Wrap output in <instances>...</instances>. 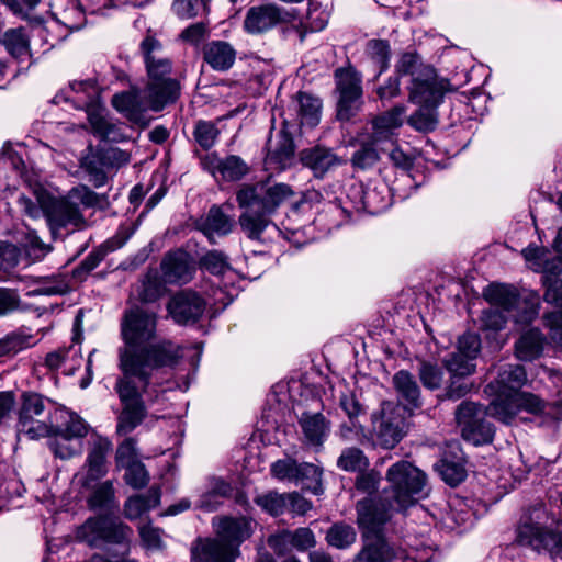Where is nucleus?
I'll return each instance as SVG.
<instances>
[{
  "mask_svg": "<svg viewBox=\"0 0 562 562\" xmlns=\"http://www.w3.org/2000/svg\"><path fill=\"white\" fill-rule=\"evenodd\" d=\"M139 50L147 74L145 89L150 110L159 112L178 101L181 94V83L171 76L172 60L155 35L147 34L139 44Z\"/></svg>",
  "mask_w": 562,
  "mask_h": 562,
  "instance_id": "nucleus-3",
  "label": "nucleus"
},
{
  "mask_svg": "<svg viewBox=\"0 0 562 562\" xmlns=\"http://www.w3.org/2000/svg\"><path fill=\"white\" fill-rule=\"evenodd\" d=\"M546 344L547 338L539 328H528L515 341L514 355L520 361H533L542 356Z\"/></svg>",
  "mask_w": 562,
  "mask_h": 562,
  "instance_id": "nucleus-26",
  "label": "nucleus"
},
{
  "mask_svg": "<svg viewBox=\"0 0 562 562\" xmlns=\"http://www.w3.org/2000/svg\"><path fill=\"white\" fill-rule=\"evenodd\" d=\"M113 106L123 113L131 122L146 124L145 113L150 110L147 91L133 89L113 95Z\"/></svg>",
  "mask_w": 562,
  "mask_h": 562,
  "instance_id": "nucleus-21",
  "label": "nucleus"
},
{
  "mask_svg": "<svg viewBox=\"0 0 562 562\" xmlns=\"http://www.w3.org/2000/svg\"><path fill=\"white\" fill-rule=\"evenodd\" d=\"M125 475L124 480L127 485L135 490H140L145 487L149 482V474L145 468V465L138 461L136 463H132L124 468Z\"/></svg>",
  "mask_w": 562,
  "mask_h": 562,
  "instance_id": "nucleus-58",
  "label": "nucleus"
},
{
  "mask_svg": "<svg viewBox=\"0 0 562 562\" xmlns=\"http://www.w3.org/2000/svg\"><path fill=\"white\" fill-rule=\"evenodd\" d=\"M337 101V119L349 121L356 115L361 105V79L352 69H337L335 72Z\"/></svg>",
  "mask_w": 562,
  "mask_h": 562,
  "instance_id": "nucleus-13",
  "label": "nucleus"
},
{
  "mask_svg": "<svg viewBox=\"0 0 562 562\" xmlns=\"http://www.w3.org/2000/svg\"><path fill=\"white\" fill-rule=\"evenodd\" d=\"M157 314L135 306L126 310L121 319L119 368L114 390L122 403L116 431L126 435L133 431L146 417L142 397L150 383L154 370L172 367L181 358V348L171 340L157 337Z\"/></svg>",
  "mask_w": 562,
  "mask_h": 562,
  "instance_id": "nucleus-1",
  "label": "nucleus"
},
{
  "mask_svg": "<svg viewBox=\"0 0 562 562\" xmlns=\"http://www.w3.org/2000/svg\"><path fill=\"white\" fill-rule=\"evenodd\" d=\"M543 286V301L557 307L562 306V279L555 277H541Z\"/></svg>",
  "mask_w": 562,
  "mask_h": 562,
  "instance_id": "nucleus-56",
  "label": "nucleus"
},
{
  "mask_svg": "<svg viewBox=\"0 0 562 562\" xmlns=\"http://www.w3.org/2000/svg\"><path fill=\"white\" fill-rule=\"evenodd\" d=\"M299 424L306 442L312 446H322L329 434V423L321 413H305Z\"/></svg>",
  "mask_w": 562,
  "mask_h": 562,
  "instance_id": "nucleus-33",
  "label": "nucleus"
},
{
  "mask_svg": "<svg viewBox=\"0 0 562 562\" xmlns=\"http://www.w3.org/2000/svg\"><path fill=\"white\" fill-rule=\"evenodd\" d=\"M408 123L419 132H431L438 124V114L436 108L420 106L413 115L409 116Z\"/></svg>",
  "mask_w": 562,
  "mask_h": 562,
  "instance_id": "nucleus-48",
  "label": "nucleus"
},
{
  "mask_svg": "<svg viewBox=\"0 0 562 562\" xmlns=\"http://www.w3.org/2000/svg\"><path fill=\"white\" fill-rule=\"evenodd\" d=\"M527 382L522 366L505 363L497 367V376L486 386V392L494 395L490 403L491 417L503 424H510L519 412L538 414L543 409V402L535 394L520 389Z\"/></svg>",
  "mask_w": 562,
  "mask_h": 562,
  "instance_id": "nucleus-2",
  "label": "nucleus"
},
{
  "mask_svg": "<svg viewBox=\"0 0 562 562\" xmlns=\"http://www.w3.org/2000/svg\"><path fill=\"white\" fill-rule=\"evenodd\" d=\"M233 221L227 216L220 206L213 205L206 216L201 218L199 223V229L209 238L211 243H214L215 236H224L232 232Z\"/></svg>",
  "mask_w": 562,
  "mask_h": 562,
  "instance_id": "nucleus-32",
  "label": "nucleus"
},
{
  "mask_svg": "<svg viewBox=\"0 0 562 562\" xmlns=\"http://www.w3.org/2000/svg\"><path fill=\"white\" fill-rule=\"evenodd\" d=\"M292 194L290 186L266 181L241 187L236 199L239 206L258 205L266 214L272 215Z\"/></svg>",
  "mask_w": 562,
  "mask_h": 562,
  "instance_id": "nucleus-11",
  "label": "nucleus"
},
{
  "mask_svg": "<svg viewBox=\"0 0 562 562\" xmlns=\"http://www.w3.org/2000/svg\"><path fill=\"white\" fill-rule=\"evenodd\" d=\"M480 350L481 339L476 334L467 333L459 338L457 352L476 359L477 355L480 353Z\"/></svg>",
  "mask_w": 562,
  "mask_h": 562,
  "instance_id": "nucleus-63",
  "label": "nucleus"
},
{
  "mask_svg": "<svg viewBox=\"0 0 562 562\" xmlns=\"http://www.w3.org/2000/svg\"><path fill=\"white\" fill-rule=\"evenodd\" d=\"M473 358L467 357L456 351L445 360V366L450 375L469 376L475 371V364L473 363Z\"/></svg>",
  "mask_w": 562,
  "mask_h": 562,
  "instance_id": "nucleus-51",
  "label": "nucleus"
},
{
  "mask_svg": "<svg viewBox=\"0 0 562 562\" xmlns=\"http://www.w3.org/2000/svg\"><path fill=\"white\" fill-rule=\"evenodd\" d=\"M220 131L217 126L211 121L200 120L195 123L193 136L195 142L203 148L209 149L213 147L218 137Z\"/></svg>",
  "mask_w": 562,
  "mask_h": 562,
  "instance_id": "nucleus-49",
  "label": "nucleus"
},
{
  "mask_svg": "<svg viewBox=\"0 0 562 562\" xmlns=\"http://www.w3.org/2000/svg\"><path fill=\"white\" fill-rule=\"evenodd\" d=\"M428 477L408 461L389 469V512H404L429 494Z\"/></svg>",
  "mask_w": 562,
  "mask_h": 562,
  "instance_id": "nucleus-6",
  "label": "nucleus"
},
{
  "mask_svg": "<svg viewBox=\"0 0 562 562\" xmlns=\"http://www.w3.org/2000/svg\"><path fill=\"white\" fill-rule=\"evenodd\" d=\"M88 505L93 510H112L117 507L113 483L105 481L95 486L88 498Z\"/></svg>",
  "mask_w": 562,
  "mask_h": 562,
  "instance_id": "nucleus-42",
  "label": "nucleus"
},
{
  "mask_svg": "<svg viewBox=\"0 0 562 562\" xmlns=\"http://www.w3.org/2000/svg\"><path fill=\"white\" fill-rule=\"evenodd\" d=\"M295 16V10L286 11L274 4L255 5L245 15L244 30L252 35L262 34L280 23L293 21Z\"/></svg>",
  "mask_w": 562,
  "mask_h": 562,
  "instance_id": "nucleus-15",
  "label": "nucleus"
},
{
  "mask_svg": "<svg viewBox=\"0 0 562 562\" xmlns=\"http://www.w3.org/2000/svg\"><path fill=\"white\" fill-rule=\"evenodd\" d=\"M57 432L75 440H79L87 435L88 426L81 417L75 414H70L69 419L65 424V427L59 429Z\"/></svg>",
  "mask_w": 562,
  "mask_h": 562,
  "instance_id": "nucleus-64",
  "label": "nucleus"
},
{
  "mask_svg": "<svg viewBox=\"0 0 562 562\" xmlns=\"http://www.w3.org/2000/svg\"><path fill=\"white\" fill-rule=\"evenodd\" d=\"M381 480V474L374 470L362 472L357 476L356 488L371 496L378 491Z\"/></svg>",
  "mask_w": 562,
  "mask_h": 562,
  "instance_id": "nucleus-60",
  "label": "nucleus"
},
{
  "mask_svg": "<svg viewBox=\"0 0 562 562\" xmlns=\"http://www.w3.org/2000/svg\"><path fill=\"white\" fill-rule=\"evenodd\" d=\"M115 460L117 467L121 468H125L139 461L137 459L134 439L127 438L117 447Z\"/></svg>",
  "mask_w": 562,
  "mask_h": 562,
  "instance_id": "nucleus-62",
  "label": "nucleus"
},
{
  "mask_svg": "<svg viewBox=\"0 0 562 562\" xmlns=\"http://www.w3.org/2000/svg\"><path fill=\"white\" fill-rule=\"evenodd\" d=\"M49 403L37 393H23L19 409L18 430L30 439L48 436L53 429Z\"/></svg>",
  "mask_w": 562,
  "mask_h": 562,
  "instance_id": "nucleus-9",
  "label": "nucleus"
},
{
  "mask_svg": "<svg viewBox=\"0 0 562 562\" xmlns=\"http://www.w3.org/2000/svg\"><path fill=\"white\" fill-rule=\"evenodd\" d=\"M525 260L529 263V267L540 272L541 277H555L560 278L562 272V257H551L550 252L544 248L537 246H529L522 250Z\"/></svg>",
  "mask_w": 562,
  "mask_h": 562,
  "instance_id": "nucleus-27",
  "label": "nucleus"
},
{
  "mask_svg": "<svg viewBox=\"0 0 562 562\" xmlns=\"http://www.w3.org/2000/svg\"><path fill=\"white\" fill-rule=\"evenodd\" d=\"M529 520L519 528V543L536 551L546 550L552 557L562 559V533L552 529L555 519L539 506L532 509Z\"/></svg>",
  "mask_w": 562,
  "mask_h": 562,
  "instance_id": "nucleus-7",
  "label": "nucleus"
},
{
  "mask_svg": "<svg viewBox=\"0 0 562 562\" xmlns=\"http://www.w3.org/2000/svg\"><path fill=\"white\" fill-rule=\"evenodd\" d=\"M435 469L450 486L459 485L467 476L464 464L460 458L449 459L445 457L435 464Z\"/></svg>",
  "mask_w": 562,
  "mask_h": 562,
  "instance_id": "nucleus-41",
  "label": "nucleus"
},
{
  "mask_svg": "<svg viewBox=\"0 0 562 562\" xmlns=\"http://www.w3.org/2000/svg\"><path fill=\"white\" fill-rule=\"evenodd\" d=\"M411 552L401 547L389 548V562H430L432 560L431 547L422 542L409 543Z\"/></svg>",
  "mask_w": 562,
  "mask_h": 562,
  "instance_id": "nucleus-39",
  "label": "nucleus"
},
{
  "mask_svg": "<svg viewBox=\"0 0 562 562\" xmlns=\"http://www.w3.org/2000/svg\"><path fill=\"white\" fill-rule=\"evenodd\" d=\"M270 472L277 480L302 484L304 488L315 495H321L324 492L322 484L323 470L313 463H300L291 457H285L274 461L270 467Z\"/></svg>",
  "mask_w": 562,
  "mask_h": 562,
  "instance_id": "nucleus-12",
  "label": "nucleus"
},
{
  "mask_svg": "<svg viewBox=\"0 0 562 562\" xmlns=\"http://www.w3.org/2000/svg\"><path fill=\"white\" fill-rule=\"evenodd\" d=\"M256 503L272 516H279L286 510V493L269 492L258 496Z\"/></svg>",
  "mask_w": 562,
  "mask_h": 562,
  "instance_id": "nucleus-53",
  "label": "nucleus"
},
{
  "mask_svg": "<svg viewBox=\"0 0 562 562\" xmlns=\"http://www.w3.org/2000/svg\"><path fill=\"white\" fill-rule=\"evenodd\" d=\"M161 278L168 284H186L195 272L191 256L181 249L167 252L160 262Z\"/></svg>",
  "mask_w": 562,
  "mask_h": 562,
  "instance_id": "nucleus-18",
  "label": "nucleus"
},
{
  "mask_svg": "<svg viewBox=\"0 0 562 562\" xmlns=\"http://www.w3.org/2000/svg\"><path fill=\"white\" fill-rule=\"evenodd\" d=\"M419 378L425 387L435 390L441 386L443 372L435 363L422 362L419 367Z\"/></svg>",
  "mask_w": 562,
  "mask_h": 562,
  "instance_id": "nucleus-57",
  "label": "nucleus"
},
{
  "mask_svg": "<svg viewBox=\"0 0 562 562\" xmlns=\"http://www.w3.org/2000/svg\"><path fill=\"white\" fill-rule=\"evenodd\" d=\"M369 462L363 452L358 448L345 449L337 460V467L347 472L363 471Z\"/></svg>",
  "mask_w": 562,
  "mask_h": 562,
  "instance_id": "nucleus-47",
  "label": "nucleus"
},
{
  "mask_svg": "<svg viewBox=\"0 0 562 562\" xmlns=\"http://www.w3.org/2000/svg\"><path fill=\"white\" fill-rule=\"evenodd\" d=\"M449 82L439 78L432 67H422L412 80L411 99L425 108H437L442 101Z\"/></svg>",
  "mask_w": 562,
  "mask_h": 562,
  "instance_id": "nucleus-14",
  "label": "nucleus"
},
{
  "mask_svg": "<svg viewBox=\"0 0 562 562\" xmlns=\"http://www.w3.org/2000/svg\"><path fill=\"white\" fill-rule=\"evenodd\" d=\"M50 448L56 457L60 459H69L81 452V445L78 440L66 437L63 434L56 432L50 442Z\"/></svg>",
  "mask_w": 562,
  "mask_h": 562,
  "instance_id": "nucleus-50",
  "label": "nucleus"
},
{
  "mask_svg": "<svg viewBox=\"0 0 562 562\" xmlns=\"http://www.w3.org/2000/svg\"><path fill=\"white\" fill-rule=\"evenodd\" d=\"M200 268L214 276H224L232 270L228 257L220 250H210L199 260Z\"/></svg>",
  "mask_w": 562,
  "mask_h": 562,
  "instance_id": "nucleus-46",
  "label": "nucleus"
},
{
  "mask_svg": "<svg viewBox=\"0 0 562 562\" xmlns=\"http://www.w3.org/2000/svg\"><path fill=\"white\" fill-rule=\"evenodd\" d=\"M160 490L151 487L146 494L134 495L124 504V515L130 520L139 518L144 513L159 505Z\"/></svg>",
  "mask_w": 562,
  "mask_h": 562,
  "instance_id": "nucleus-36",
  "label": "nucleus"
},
{
  "mask_svg": "<svg viewBox=\"0 0 562 562\" xmlns=\"http://www.w3.org/2000/svg\"><path fill=\"white\" fill-rule=\"evenodd\" d=\"M483 295L493 306L506 313H510L520 302L516 290L505 284H490Z\"/></svg>",
  "mask_w": 562,
  "mask_h": 562,
  "instance_id": "nucleus-34",
  "label": "nucleus"
},
{
  "mask_svg": "<svg viewBox=\"0 0 562 562\" xmlns=\"http://www.w3.org/2000/svg\"><path fill=\"white\" fill-rule=\"evenodd\" d=\"M21 300L18 292L9 288H0V317H5L20 310Z\"/></svg>",
  "mask_w": 562,
  "mask_h": 562,
  "instance_id": "nucleus-61",
  "label": "nucleus"
},
{
  "mask_svg": "<svg viewBox=\"0 0 562 562\" xmlns=\"http://www.w3.org/2000/svg\"><path fill=\"white\" fill-rule=\"evenodd\" d=\"M0 42L13 58L22 59L30 53V38L23 27L9 29Z\"/></svg>",
  "mask_w": 562,
  "mask_h": 562,
  "instance_id": "nucleus-38",
  "label": "nucleus"
},
{
  "mask_svg": "<svg viewBox=\"0 0 562 562\" xmlns=\"http://www.w3.org/2000/svg\"><path fill=\"white\" fill-rule=\"evenodd\" d=\"M293 104L302 125L315 126L319 122L322 102L318 98L299 92Z\"/></svg>",
  "mask_w": 562,
  "mask_h": 562,
  "instance_id": "nucleus-37",
  "label": "nucleus"
},
{
  "mask_svg": "<svg viewBox=\"0 0 562 562\" xmlns=\"http://www.w3.org/2000/svg\"><path fill=\"white\" fill-rule=\"evenodd\" d=\"M167 310L176 323L187 325L195 323L202 316L205 302L194 292L182 291L172 296Z\"/></svg>",
  "mask_w": 562,
  "mask_h": 562,
  "instance_id": "nucleus-19",
  "label": "nucleus"
},
{
  "mask_svg": "<svg viewBox=\"0 0 562 562\" xmlns=\"http://www.w3.org/2000/svg\"><path fill=\"white\" fill-rule=\"evenodd\" d=\"M372 429L370 438L374 446L386 448V419L385 409L383 406L371 415Z\"/></svg>",
  "mask_w": 562,
  "mask_h": 562,
  "instance_id": "nucleus-55",
  "label": "nucleus"
},
{
  "mask_svg": "<svg viewBox=\"0 0 562 562\" xmlns=\"http://www.w3.org/2000/svg\"><path fill=\"white\" fill-rule=\"evenodd\" d=\"M357 524L361 530L363 548L356 562H385L386 506L381 498L367 497L357 502Z\"/></svg>",
  "mask_w": 562,
  "mask_h": 562,
  "instance_id": "nucleus-5",
  "label": "nucleus"
},
{
  "mask_svg": "<svg viewBox=\"0 0 562 562\" xmlns=\"http://www.w3.org/2000/svg\"><path fill=\"white\" fill-rule=\"evenodd\" d=\"M213 526L215 527L216 536L226 543L236 546L238 549L241 542L248 539L252 533L251 522L245 517L214 518Z\"/></svg>",
  "mask_w": 562,
  "mask_h": 562,
  "instance_id": "nucleus-24",
  "label": "nucleus"
},
{
  "mask_svg": "<svg viewBox=\"0 0 562 562\" xmlns=\"http://www.w3.org/2000/svg\"><path fill=\"white\" fill-rule=\"evenodd\" d=\"M166 284L156 270H149L140 280L137 296L144 303H153L164 295Z\"/></svg>",
  "mask_w": 562,
  "mask_h": 562,
  "instance_id": "nucleus-40",
  "label": "nucleus"
},
{
  "mask_svg": "<svg viewBox=\"0 0 562 562\" xmlns=\"http://www.w3.org/2000/svg\"><path fill=\"white\" fill-rule=\"evenodd\" d=\"M207 168L215 177H221L227 181H236L248 173L247 164L236 155L220 158L215 155L207 157Z\"/></svg>",
  "mask_w": 562,
  "mask_h": 562,
  "instance_id": "nucleus-30",
  "label": "nucleus"
},
{
  "mask_svg": "<svg viewBox=\"0 0 562 562\" xmlns=\"http://www.w3.org/2000/svg\"><path fill=\"white\" fill-rule=\"evenodd\" d=\"M393 383L403 400L408 404L416 405L419 397V387L411 373L400 371L394 375Z\"/></svg>",
  "mask_w": 562,
  "mask_h": 562,
  "instance_id": "nucleus-45",
  "label": "nucleus"
},
{
  "mask_svg": "<svg viewBox=\"0 0 562 562\" xmlns=\"http://www.w3.org/2000/svg\"><path fill=\"white\" fill-rule=\"evenodd\" d=\"M490 405L483 407L473 402H462L456 411V419L461 429L462 438L474 446L490 443L494 437V427L485 420Z\"/></svg>",
  "mask_w": 562,
  "mask_h": 562,
  "instance_id": "nucleus-10",
  "label": "nucleus"
},
{
  "mask_svg": "<svg viewBox=\"0 0 562 562\" xmlns=\"http://www.w3.org/2000/svg\"><path fill=\"white\" fill-rule=\"evenodd\" d=\"M99 202L100 196L87 186L75 187L65 198L60 199L54 198L47 193H40L37 195L38 206L30 199H20L21 205L31 217L36 218L43 213L54 235L57 234L59 229L68 226L74 228L83 227L86 221L79 205L92 207L98 205Z\"/></svg>",
  "mask_w": 562,
  "mask_h": 562,
  "instance_id": "nucleus-4",
  "label": "nucleus"
},
{
  "mask_svg": "<svg viewBox=\"0 0 562 562\" xmlns=\"http://www.w3.org/2000/svg\"><path fill=\"white\" fill-rule=\"evenodd\" d=\"M386 139V117L376 116L371 122V134L360 139L361 148L352 156V164L361 169L370 168L380 159L379 144Z\"/></svg>",
  "mask_w": 562,
  "mask_h": 562,
  "instance_id": "nucleus-16",
  "label": "nucleus"
},
{
  "mask_svg": "<svg viewBox=\"0 0 562 562\" xmlns=\"http://www.w3.org/2000/svg\"><path fill=\"white\" fill-rule=\"evenodd\" d=\"M112 451V442L100 435H92L87 457V481H95L104 476L106 469V457Z\"/></svg>",
  "mask_w": 562,
  "mask_h": 562,
  "instance_id": "nucleus-25",
  "label": "nucleus"
},
{
  "mask_svg": "<svg viewBox=\"0 0 562 562\" xmlns=\"http://www.w3.org/2000/svg\"><path fill=\"white\" fill-rule=\"evenodd\" d=\"M87 115L95 135L110 142H119L121 139L119 126L103 114V109L91 104L87 108Z\"/></svg>",
  "mask_w": 562,
  "mask_h": 562,
  "instance_id": "nucleus-35",
  "label": "nucleus"
},
{
  "mask_svg": "<svg viewBox=\"0 0 562 562\" xmlns=\"http://www.w3.org/2000/svg\"><path fill=\"white\" fill-rule=\"evenodd\" d=\"M504 313L505 312L497 308L484 311L481 317L482 329L495 333L502 330L508 321V317Z\"/></svg>",
  "mask_w": 562,
  "mask_h": 562,
  "instance_id": "nucleus-59",
  "label": "nucleus"
},
{
  "mask_svg": "<svg viewBox=\"0 0 562 562\" xmlns=\"http://www.w3.org/2000/svg\"><path fill=\"white\" fill-rule=\"evenodd\" d=\"M302 165L312 170L316 178H323L329 170L342 164V160L329 148L315 146L300 151Z\"/></svg>",
  "mask_w": 562,
  "mask_h": 562,
  "instance_id": "nucleus-23",
  "label": "nucleus"
},
{
  "mask_svg": "<svg viewBox=\"0 0 562 562\" xmlns=\"http://www.w3.org/2000/svg\"><path fill=\"white\" fill-rule=\"evenodd\" d=\"M138 532L142 543L146 549L158 551L165 548L162 529L154 527L150 522H147L138 527Z\"/></svg>",
  "mask_w": 562,
  "mask_h": 562,
  "instance_id": "nucleus-54",
  "label": "nucleus"
},
{
  "mask_svg": "<svg viewBox=\"0 0 562 562\" xmlns=\"http://www.w3.org/2000/svg\"><path fill=\"white\" fill-rule=\"evenodd\" d=\"M244 212L238 218L243 233L254 240L260 239L262 233L271 224L269 214H266L258 205L239 206Z\"/></svg>",
  "mask_w": 562,
  "mask_h": 562,
  "instance_id": "nucleus-31",
  "label": "nucleus"
},
{
  "mask_svg": "<svg viewBox=\"0 0 562 562\" xmlns=\"http://www.w3.org/2000/svg\"><path fill=\"white\" fill-rule=\"evenodd\" d=\"M325 539L330 547L344 550L356 542L357 532L352 526L337 522L329 527Z\"/></svg>",
  "mask_w": 562,
  "mask_h": 562,
  "instance_id": "nucleus-43",
  "label": "nucleus"
},
{
  "mask_svg": "<svg viewBox=\"0 0 562 562\" xmlns=\"http://www.w3.org/2000/svg\"><path fill=\"white\" fill-rule=\"evenodd\" d=\"M33 336L23 330H16L0 338V357L14 356L33 346Z\"/></svg>",
  "mask_w": 562,
  "mask_h": 562,
  "instance_id": "nucleus-44",
  "label": "nucleus"
},
{
  "mask_svg": "<svg viewBox=\"0 0 562 562\" xmlns=\"http://www.w3.org/2000/svg\"><path fill=\"white\" fill-rule=\"evenodd\" d=\"M115 150L94 151L89 154L82 161L81 167L89 177V181L100 188L108 181V172L113 168L112 160L115 158Z\"/></svg>",
  "mask_w": 562,
  "mask_h": 562,
  "instance_id": "nucleus-28",
  "label": "nucleus"
},
{
  "mask_svg": "<svg viewBox=\"0 0 562 562\" xmlns=\"http://www.w3.org/2000/svg\"><path fill=\"white\" fill-rule=\"evenodd\" d=\"M286 125L288 122L284 121L283 127L271 134L266 145V162L276 165L280 169L291 165L295 151L294 142L291 133L286 130Z\"/></svg>",
  "mask_w": 562,
  "mask_h": 562,
  "instance_id": "nucleus-20",
  "label": "nucleus"
},
{
  "mask_svg": "<svg viewBox=\"0 0 562 562\" xmlns=\"http://www.w3.org/2000/svg\"><path fill=\"white\" fill-rule=\"evenodd\" d=\"M308 26H304L301 22L297 26H294L300 42H303L307 33V29L311 32H318L325 29L328 23V13L317 8L308 9L307 12Z\"/></svg>",
  "mask_w": 562,
  "mask_h": 562,
  "instance_id": "nucleus-52",
  "label": "nucleus"
},
{
  "mask_svg": "<svg viewBox=\"0 0 562 562\" xmlns=\"http://www.w3.org/2000/svg\"><path fill=\"white\" fill-rule=\"evenodd\" d=\"M240 551L218 536L215 538H199L194 541L191 555L193 562H234Z\"/></svg>",
  "mask_w": 562,
  "mask_h": 562,
  "instance_id": "nucleus-17",
  "label": "nucleus"
},
{
  "mask_svg": "<svg viewBox=\"0 0 562 562\" xmlns=\"http://www.w3.org/2000/svg\"><path fill=\"white\" fill-rule=\"evenodd\" d=\"M132 536L133 530L130 526L105 516L89 518L76 532L79 541L92 548H103L106 544L122 546L123 554L130 551Z\"/></svg>",
  "mask_w": 562,
  "mask_h": 562,
  "instance_id": "nucleus-8",
  "label": "nucleus"
},
{
  "mask_svg": "<svg viewBox=\"0 0 562 562\" xmlns=\"http://www.w3.org/2000/svg\"><path fill=\"white\" fill-rule=\"evenodd\" d=\"M269 544L278 554H285L291 548L304 552L316 546L314 532L307 527L284 530L269 539Z\"/></svg>",
  "mask_w": 562,
  "mask_h": 562,
  "instance_id": "nucleus-22",
  "label": "nucleus"
},
{
  "mask_svg": "<svg viewBox=\"0 0 562 562\" xmlns=\"http://www.w3.org/2000/svg\"><path fill=\"white\" fill-rule=\"evenodd\" d=\"M203 60L215 71H227L236 60L237 52L225 41H211L203 46Z\"/></svg>",
  "mask_w": 562,
  "mask_h": 562,
  "instance_id": "nucleus-29",
  "label": "nucleus"
}]
</instances>
